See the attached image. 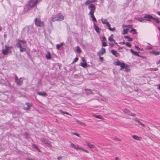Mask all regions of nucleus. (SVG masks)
Listing matches in <instances>:
<instances>
[{"label":"nucleus","instance_id":"37","mask_svg":"<svg viewBox=\"0 0 160 160\" xmlns=\"http://www.w3.org/2000/svg\"><path fill=\"white\" fill-rule=\"evenodd\" d=\"M77 123H79L81 125H83V126H85V124L83 122H80L78 121H77Z\"/></svg>","mask_w":160,"mask_h":160},{"label":"nucleus","instance_id":"48","mask_svg":"<svg viewBox=\"0 0 160 160\" xmlns=\"http://www.w3.org/2000/svg\"><path fill=\"white\" fill-rule=\"evenodd\" d=\"M135 47L138 50H140V48H139L138 46H135Z\"/></svg>","mask_w":160,"mask_h":160},{"label":"nucleus","instance_id":"40","mask_svg":"<svg viewBox=\"0 0 160 160\" xmlns=\"http://www.w3.org/2000/svg\"><path fill=\"white\" fill-rule=\"evenodd\" d=\"M102 45L103 47H105L107 46V44L105 42L102 41Z\"/></svg>","mask_w":160,"mask_h":160},{"label":"nucleus","instance_id":"47","mask_svg":"<svg viewBox=\"0 0 160 160\" xmlns=\"http://www.w3.org/2000/svg\"><path fill=\"white\" fill-rule=\"evenodd\" d=\"M130 32H133V33L134 34L136 33V30L135 29H132L131 31H130Z\"/></svg>","mask_w":160,"mask_h":160},{"label":"nucleus","instance_id":"45","mask_svg":"<svg viewBox=\"0 0 160 160\" xmlns=\"http://www.w3.org/2000/svg\"><path fill=\"white\" fill-rule=\"evenodd\" d=\"M106 40V38L105 36H103L102 39L101 40L102 42V41L104 42Z\"/></svg>","mask_w":160,"mask_h":160},{"label":"nucleus","instance_id":"46","mask_svg":"<svg viewBox=\"0 0 160 160\" xmlns=\"http://www.w3.org/2000/svg\"><path fill=\"white\" fill-rule=\"evenodd\" d=\"M78 150H81L84 152L85 149H84V148H83L81 147H79L78 148Z\"/></svg>","mask_w":160,"mask_h":160},{"label":"nucleus","instance_id":"58","mask_svg":"<svg viewBox=\"0 0 160 160\" xmlns=\"http://www.w3.org/2000/svg\"><path fill=\"white\" fill-rule=\"evenodd\" d=\"M160 64V60L158 62H157V64Z\"/></svg>","mask_w":160,"mask_h":160},{"label":"nucleus","instance_id":"10","mask_svg":"<svg viewBox=\"0 0 160 160\" xmlns=\"http://www.w3.org/2000/svg\"><path fill=\"white\" fill-rule=\"evenodd\" d=\"M81 59L82 62L80 63L81 66L83 68H86L87 65L86 61L83 57H82Z\"/></svg>","mask_w":160,"mask_h":160},{"label":"nucleus","instance_id":"3","mask_svg":"<svg viewBox=\"0 0 160 160\" xmlns=\"http://www.w3.org/2000/svg\"><path fill=\"white\" fill-rule=\"evenodd\" d=\"M51 19L53 22L60 21L64 19V17L61 13H58L53 16Z\"/></svg>","mask_w":160,"mask_h":160},{"label":"nucleus","instance_id":"59","mask_svg":"<svg viewBox=\"0 0 160 160\" xmlns=\"http://www.w3.org/2000/svg\"><path fill=\"white\" fill-rule=\"evenodd\" d=\"M157 13L158 15H160V12H158Z\"/></svg>","mask_w":160,"mask_h":160},{"label":"nucleus","instance_id":"24","mask_svg":"<svg viewBox=\"0 0 160 160\" xmlns=\"http://www.w3.org/2000/svg\"><path fill=\"white\" fill-rule=\"evenodd\" d=\"M87 146L90 148H95V146L90 143L87 142Z\"/></svg>","mask_w":160,"mask_h":160},{"label":"nucleus","instance_id":"63","mask_svg":"<svg viewBox=\"0 0 160 160\" xmlns=\"http://www.w3.org/2000/svg\"><path fill=\"white\" fill-rule=\"evenodd\" d=\"M140 50L143 51V49H140Z\"/></svg>","mask_w":160,"mask_h":160},{"label":"nucleus","instance_id":"54","mask_svg":"<svg viewBox=\"0 0 160 160\" xmlns=\"http://www.w3.org/2000/svg\"><path fill=\"white\" fill-rule=\"evenodd\" d=\"M59 111L60 112H61L63 114V112H63L62 110H59Z\"/></svg>","mask_w":160,"mask_h":160},{"label":"nucleus","instance_id":"52","mask_svg":"<svg viewBox=\"0 0 160 160\" xmlns=\"http://www.w3.org/2000/svg\"><path fill=\"white\" fill-rule=\"evenodd\" d=\"M119 43L121 45H123L125 44V42H119Z\"/></svg>","mask_w":160,"mask_h":160},{"label":"nucleus","instance_id":"12","mask_svg":"<svg viewBox=\"0 0 160 160\" xmlns=\"http://www.w3.org/2000/svg\"><path fill=\"white\" fill-rule=\"evenodd\" d=\"M132 138L135 140L140 141L142 139V138L141 137L138 136L136 135H132Z\"/></svg>","mask_w":160,"mask_h":160},{"label":"nucleus","instance_id":"7","mask_svg":"<svg viewBox=\"0 0 160 160\" xmlns=\"http://www.w3.org/2000/svg\"><path fill=\"white\" fill-rule=\"evenodd\" d=\"M9 48H10L9 47L7 46H5V48L4 49H3L2 50V53L4 55H7L9 52Z\"/></svg>","mask_w":160,"mask_h":160},{"label":"nucleus","instance_id":"5","mask_svg":"<svg viewBox=\"0 0 160 160\" xmlns=\"http://www.w3.org/2000/svg\"><path fill=\"white\" fill-rule=\"evenodd\" d=\"M101 21L102 23L106 24L108 28V29L111 31H113L115 29V28H111L110 27V24L107 21V19H101Z\"/></svg>","mask_w":160,"mask_h":160},{"label":"nucleus","instance_id":"32","mask_svg":"<svg viewBox=\"0 0 160 160\" xmlns=\"http://www.w3.org/2000/svg\"><path fill=\"white\" fill-rule=\"evenodd\" d=\"M128 31V28H124L123 29V32L122 34H127Z\"/></svg>","mask_w":160,"mask_h":160},{"label":"nucleus","instance_id":"26","mask_svg":"<svg viewBox=\"0 0 160 160\" xmlns=\"http://www.w3.org/2000/svg\"><path fill=\"white\" fill-rule=\"evenodd\" d=\"M38 93L40 96H46L47 95V94L44 92H38Z\"/></svg>","mask_w":160,"mask_h":160},{"label":"nucleus","instance_id":"43","mask_svg":"<svg viewBox=\"0 0 160 160\" xmlns=\"http://www.w3.org/2000/svg\"><path fill=\"white\" fill-rule=\"evenodd\" d=\"M110 47L111 48L112 47L114 46V44L113 43L111 42L109 43Z\"/></svg>","mask_w":160,"mask_h":160},{"label":"nucleus","instance_id":"14","mask_svg":"<svg viewBox=\"0 0 160 160\" xmlns=\"http://www.w3.org/2000/svg\"><path fill=\"white\" fill-rule=\"evenodd\" d=\"M41 141L47 146H51V143L50 142L44 138L41 139Z\"/></svg>","mask_w":160,"mask_h":160},{"label":"nucleus","instance_id":"17","mask_svg":"<svg viewBox=\"0 0 160 160\" xmlns=\"http://www.w3.org/2000/svg\"><path fill=\"white\" fill-rule=\"evenodd\" d=\"M70 147L71 148L76 149L77 150H78L79 146L78 145H76L72 142H70Z\"/></svg>","mask_w":160,"mask_h":160},{"label":"nucleus","instance_id":"22","mask_svg":"<svg viewBox=\"0 0 160 160\" xmlns=\"http://www.w3.org/2000/svg\"><path fill=\"white\" fill-rule=\"evenodd\" d=\"M136 19L138 21L142 22H146V19H144V18H136Z\"/></svg>","mask_w":160,"mask_h":160},{"label":"nucleus","instance_id":"16","mask_svg":"<svg viewBox=\"0 0 160 160\" xmlns=\"http://www.w3.org/2000/svg\"><path fill=\"white\" fill-rule=\"evenodd\" d=\"M31 107V104L27 102L24 105L23 108L25 110H29Z\"/></svg>","mask_w":160,"mask_h":160},{"label":"nucleus","instance_id":"21","mask_svg":"<svg viewBox=\"0 0 160 160\" xmlns=\"http://www.w3.org/2000/svg\"><path fill=\"white\" fill-rule=\"evenodd\" d=\"M94 27L95 30L98 34L100 33V28L96 25L95 23H94Z\"/></svg>","mask_w":160,"mask_h":160},{"label":"nucleus","instance_id":"42","mask_svg":"<svg viewBox=\"0 0 160 160\" xmlns=\"http://www.w3.org/2000/svg\"><path fill=\"white\" fill-rule=\"evenodd\" d=\"M133 120L138 123L140 121L137 118H135L133 119Z\"/></svg>","mask_w":160,"mask_h":160},{"label":"nucleus","instance_id":"53","mask_svg":"<svg viewBox=\"0 0 160 160\" xmlns=\"http://www.w3.org/2000/svg\"><path fill=\"white\" fill-rule=\"evenodd\" d=\"M84 152H85L87 153H88L89 152L87 150L85 149Z\"/></svg>","mask_w":160,"mask_h":160},{"label":"nucleus","instance_id":"61","mask_svg":"<svg viewBox=\"0 0 160 160\" xmlns=\"http://www.w3.org/2000/svg\"><path fill=\"white\" fill-rule=\"evenodd\" d=\"M158 89L159 90H160V84L159 85V86L158 88Z\"/></svg>","mask_w":160,"mask_h":160},{"label":"nucleus","instance_id":"39","mask_svg":"<svg viewBox=\"0 0 160 160\" xmlns=\"http://www.w3.org/2000/svg\"><path fill=\"white\" fill-rule=\"evenodd\" d=\"M138 124H139L140 125H141L143 127H144L145 126V124H143V123H142L140 121L138 123Z\"/></svg>","mask_w":160,"mask_h":160},{"label":"nucleus","instance_id":"19","mask_svg":"<svg viewBox=\"0 0 160 160\" xmlns=\"http://www.w3.org/2000/svg\"><path fill=\"white\" fill-rule=\"evenodd\" d=\"M123 69H125V71L127 72H129L130 71V69L129 66L127 65H126L125 63L124 64V67L122 68H120V69L122 70Z\"/></svg>","mask_w":160,"mask_h":160},{"label":"nucleus","instance_id":"1","mask_svg":"<svg viewBox=\"0 0 160 160\" xmlns=\"http://www.w3.org/2000/svg\"><path fill=\"white\" fill-rule=\"evenodd\" d=\"M88 7L90 11L89 14L91 16L92 21L94 22H97L96 19L94 14V13L96 10L95 6L93 4H90L88 5Z\"/></svg>","mask_w":160,"mask_h":160},{"label":"nucleus","instance_id":"56","mask_svg":"<svg viewBox=\"0 0 160 160\" xmlns=\"http://www.w3.org/2000/svg\"><path fill=\"white\" fill-rule=\"evenodd\" d=\"M115 160H119V158L118 157H116L115 158Z\"/></svg>","mask_w":160,"mask_h":160},{"label":"nucleus","instance_id":"44","mask_svg":"<svg viewBox=\"0 0 160 160\" xmlns=\"http://www.w3.org/2000/svg\"><path fill=\"white\" fill-rule=\"evenodd\" d=\"M126 44L127 46L128 47H130L131 46V45L129 42H127L126 43Z\"/></svg>","mask_w":160,"mask_h":160},{"label":"nucleus","instance_id":"28","mask_svg":"<svg viewBox=\"0 0 160 160\" xmlns=\"http://www.w3.org/2000/svg\"><path fill=\"white\" fill-rule=\"evenodd\" d=\"M93 116L97 118H99V119H103V117L100 115H94Z\"/></svg>","mask_w":160,"mask_h":160},{"label":"nucleus","instance_id":"2","mask_svg":"<svg viewBox=\"0 0 160 160\" xmlns=\"http://www.w3.org/2000/svg\"><path fill=\"white\" fill-rule=\"evenodd\" d=\"M26 42L23 40H18L16 43V46L20 48V51L22 52L26 50V49L24 48H22V46L23 47H26Z\"/></svg>","mask_w":160,"mask_h":160},{"label":"nucleus","instance_id":"60","mask_svg":"<svg viewBox=\"0 0 160 160\" xmlns=\"http://www.w3.org/2000/svg\"><path fill=\"white\" fill-rule=\"evenodd\" d=\"M154 69L155 70H158V68H155Z\"/></svg>","mask_w":160,"mask_h":160},{"label":"nucleus","instance_id":"4","mask_svg":"<svg viewBox=\"0 0 160 160\" xmlns=\"http://www.w3.org/2000/svg\"><path fill=\"white\" fill-rule=\"evenodd\" d=\"M35 24L38 27H42L44 26L43 22L41 21L39 18H36L34 20Z\"/></svg>","mask_w":160,"mask_h":160},{"label":"nucleus","instance_id":"20","mask_svg":"<svg viewBox=\"0 0 160 160\" xmlns=\"http://www.w3.org/2000/svg\"><path fill=\"white\" fill-rule=\"evenodd\" d=\"M111 52L113 55L116 57H118L119 56V53L117 52V51H115L114 50H111Z\"/></svg>","mask_w":160,"mask_h":160},{"label":"nucleus","instance_id":"13","mask_svg":"<svg viewBox=\"0 0 160 160\" xmlns=\"http://www.w3.org/2000/svg\"><path fill=\"white\" fill-rule=\"evenodd\" d=\"M106 52V50L105 49L103 48H102L100 50L97 52V54L98 56H100L101 55L103 54Z\"/></svg>","mask_w":160,"mask_h":160},{"label":"nucleus","instance_id":"6","mask_svg":"<svg viewBox=\"0 0 160 160\" xmlns=\"http://www.w3.org/2000/svg\"><path fill=\"white\" fill-rule=\"evenodd\" d=\"M38 2V0H30L28 2V6L32 8L35 6Z\"/></svg>","mask_w":160,"mask_h":160},{"label":"nucleus","instance_id":"49","mask_svg":"<svg viewBox=\"0 0 160 160\" xmlns=\"http://www.w3.org/2000/svg\"><path fill=\"white\" fill-rule=\"evenodd\" d=\"M63 114H67V115L71 116V115L68 112H63Z\"/></svg>","mask_w":160,"mask_h":160},{"label":"nucleus","instance_id":"41","mask_svg":"<svg viewBox=\"0 0 160 160\" xmlns=\"http://www.w3.org/2000/svg\"><path fill=\"white\" fill-rule=\"evenodd\" d=\"M78 58H75L72 62V63H75V62H77V61H78Z\"/></svg>","mask_w":160,"mask_h":160},{"label":"nucleus","instance_id":"35","mask_svg":"<svg viewBox=\"0 0 160 160\" xmlns=\"http://www.w3.org/2000/svg\"><path fill=\"white\" fill-rule=\"evenodd\" d=\"M152 19L154 21H155L157 23H159V20L158 18H156L153 17V18H152Z\"/></svg>","mask_w":160,"mask_h":160},{"label":"nucleus","instance_id":"34","mask_svg":"<svg viewBox=\"0 0 160 160\" xmlns=\"http://www.w3.org/2000/svg\"><path fill=\"white\" fill-rule=\"evenodd\" d=\"M32 147L33 148H35L36 149H37L39 152H40V151L39 149L35 145L33 144L32 145Z\"/></svg>","mask_w":160,"mask_h":160},{"label":"nucleus","instance_id":"29","mask_svg":"<svg viewBox=\"0 0 160 160\" xmlns=\"http://www.w3.org/2000/svg\"><path fill=\"white\" fill-rule=\"evenodd\" d=\"M85 91L87 94H91L92 93V91L89 89H86Z\"/></svg>","mask_w":160,"mask_h":160},{"label":"nucleus","instance_id":"64","mask_svg":"<svg viewBox=\"0 0 160 160\" xmlns=\"http://www.w3.org/2000/svg\"><path fill=\"white\" fill-rule=\"evenodd\" d=\"M28 160H34L33 159H29Z\"/></svg>","mask_w":160,"mask_h":160},{"label":"nucleus","instance_id":"23","mask_svg":"<svg viewBox=\"0 0 160 160\" xmlns=\"http://www.w3.org/2000/svg\"><path fill=\"white\" fill-rule=\"evenodd\" d=\"M130 51L132 53H133L135 55L137 56H139V55L138 54V52L134 51V50L132 49H131Z\"/></svg>","mask_w":160,"mask_h":160},{"label":"nucleus","instance_id":"15","mask_svg":"<svg viewBox=\"0 0 160 160\" xmlns=\"http://www.w3.org/2000/svg\"><path fill=\"white\" fill-rule=\"evenodd\" d=\"M124 63L121 62L118 60L117 61L115 62V64L116 65L120 66V68H122L124 67Z\"/></svg>","mask_w":160,"mask_h":160},{"label":"nucleus","instance_id":"8","mask_svg":"<svg viewBox=\"0 0 160 160\" xmlns=\"http://www.w3.org/2000/svg\"><path fill=\"white\" fill-rule=\"evenodd\" d=\"M124 112L127 114H128L129 115L132 116H135L136 114L131 112L128 109H125L123 111Z\"/></svg>","mask_w":160,"mask_h":160},{"label":"nucleus","instance_id":"62","mask_svg":"<svg viewBox=\"0 0 160 160\" xmlns=\"http://www.w3.org/2000/svg\"><path fill=\"white\" fill-rule=\"evenodd\" d=\"M158 28L159 30H160V27H158Z\"/></svg>","mask_w":160,"mask_h":160},{"label":"nucleus","instance_id":"51","mask_svg":"<svg viewBox=\"0 0 160 160\" xmlns=\"http://www.w3.org/2000/svg\"><path fill=\"white\" fill-rule=\"evenodd\" d=\"M100 60L101 61H103V58L102 57H100L99 58Z\"/></svg>","mask_w":160,"mask_h":160},{"label":"nucleus","instance_id":"11","mask_svg":"<svg viewBox=\"0 0 160 160\" xmlns=\"http://www.w3.org/2000/svg\"><path fill=\"white\" fill-rule=\"evenodd\" d=\"M143 18L144 19H146V21H150L151 19H152L153 17L151 15L149 14H146Z\"/></svg>","mask_w":160,"mask_h":160},{"label":"nucleus","instance_id":"33","mask_svg":"<svg viewBox=\"0 0 160 160\" xmlns=\"http://www.w3.org/2000/svg\"><path fill=\"white\" fill-rule=\"evenodd\" d=\"M76 51L78 53H80L81 52V50L79 46H77L76 47Z\"/></svg>","mask_w":160,"mask_h":160},{"label":"nucleus","instance_id":"30","mask_svg":"<svg viewBox=\"0 0 160 160\" xmlns=\"http://www.w3.org/2000/svg\"><path fill=\"white\" fill-rule=\"evenodd\" d=\"M46 57L47 59H50L51 58V55L49 52H48V54L46 55Z\"/></svg>","mask_w":160,"mask_h":160},{"label":"nucleus","instance_id":"55","mask_svg":"<svg viewBox=\"0 0 160 160\" xmlns=\"http://www.w3.org/2000/svg\"><path fill=\"white\" fill-rule=\"evenodd\" d=\"M25 136L26 137V138H28V137L27 136V135H28V134L27 133H25Z\"/></svg>","mask_w":160,"mask_h":160},{"label":"nucleus","instance_id":"57","mask_svg":"<svg viewBox=\"0 0 160 160\" xmlns=\"http://www.w3.org/2000/svg\"><path fill=\"white\" fill-rule=\"evenodd\" d=\"M122 49V47H119L118 48V50H120L121 49Z\"/></svg>","mask_w":160,"mask_h":160},{"label":"nucleus","instance_id":"38","mask_svg":"<svg viewBox=\"0 0 160 160\" xmlns=\"http://www.w3.org/2000/svg\"><path fill=\"white\" fill-rule=\"evenodd\" d=\"M71 134L73 135H75L78 137H80V135L78 133H75V132H72L71 133Z\"/></svg>","mask_w":160,"mask_h":160},{"label":"nucleus","instance_id":"18","mask_svg":"<svg viewBox=\"0 0 160 160\" xmlns=\"http://www.w3.org/2000/svg\"><path fill=\"white\" fill-rule=\"evenodd\" d=\"M114 36L113 34H112L108 38V40L110 42L112 41L114 43L117 44V43L116 42L115 40L113 39Z\"/></svg>","mask_w":160,"mask_h":160},{"label":"nucleus","instance_id":"27","mask_svg":"<svg viewBox=\"0 0 160 160\" xmlns=\"http://www.w3.org/2000/svg\"><path fill=\"white\" fill-rule=\"evenodd\" d=\"M63 45V43L62 42L60 44H57L56 46V48L58 50H59L60 48Z\"/></svg>","mask_w":160,"mask_h":160},{"label":"nucleus","instance_id":"36","mask_svg":"<svg viewBox=\"0 0 160 160\" xmlns=\"http://www.w3.org/2000/svg\"><path fill=\"white\" fill-rule=\"evenodd\" d=\"M91 2H92L90 0H88L85 2V3L86 5H89V4L91 3Z\"/></svg>","mask_w":160,"mask_h":160},{"label":"nucleus","instance_id":"9","mask_svg":"<svg viewBox=\"0 0 160 160\" xmlns=\"http://www.w3.org/2000/svg\"><path fill=\"white\" fill-rule=\"evenodd\" d=\"M21 78L19 79L18 78L17 76H15V81L18 85H21L22 84V81L21 80Z\"/></svg>","mask_w":160,"mask_h":160},{"label":"nucleus","instance_id":"50","mask_svg":"<svg viewBox=\"0 0 160 160\" xmlns=\"http://www.w3.org/2000/svg\"><path fill=\"white\" fill-rule=\"evenodd\" d=\"M62 157H59L58 158V160H62Z\"/></svg>","mask_w":160,"mask_h":160},{"label":"nucleus","instance_id":"31","mask_svg":"<svg viewBox=\"0 0 160 160\" xmlns=\"http://www.w3.org/2000/svg\"><path fill=\"white\" fill-rule=\"evenodd\" d=\"M124 38H127L128 39V41H132V39L129 36H125L124 37Z\"/></svg>","mask_w":160,"mask_h":160},{"label":"nucleus","instance_id":"25","mask_svg":"<svg viewBox=\"0 0 160 160\" xmlns=\"http://www.w3.org/2000/svg\"><path fill=\"white\" fill-rule=\"evenodd\" d=\"M151 53L155 55H159L160 54V52H156L155 51H152Z\"/></svg>","mask_w":160,"mask_h":160}]
</instances>
